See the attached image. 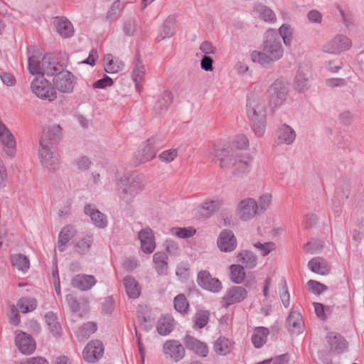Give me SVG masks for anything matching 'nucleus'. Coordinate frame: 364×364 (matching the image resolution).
Returning a JSON list of instances; mask_svg holds the SVG:
<instances>
[{
    "label": "nucleus",
    "mask_w": 364,
    "mask_h": 364,
    "mask_svg": "<svg viewBox=\"0 0 364 364\" xmlns=\"http://www.w3.org/2000/svg\"><path fill=\"white\" fill-rule=\"evenodd\" d=\"M284 50L277 31L269 29L266 33V40L263 43L262 51L254 50L251 59L254 63L265 66L281 59Z\"/></svg>",
    "instance_id": "obj_1"
},
{
    "label": "nucleus",
    "mask_w": 364,
    "mask_h": 364,
    "mask_svg": "<svg viewBox=\"0 0 364 364\" xmlns=\"http://www.w3.org/2000/svg\"><path fill=\"white\" fill-rule=\"evenodd\" d=\"M247 116L250 122L255 134L262 137L265 132L267 122V107L265 101L255 95L247 97Z\"/></svg>",
    "instance_id": "obj_2"
},
{
    "label": "nucleus",
    "mask_w": 364,
    "mask_h": 364,
    "mask_svg": "<svg viewBox=\"0 0 364 364\" xmlns=\"http://www.w3.org/2000/svg\"><path fill=\"white\" fill-rule=\"evenodd\" d=\"M42 55L41 52L34 50L28 56V69L31 75H55L62 70L64 65L59 63L53 54Z\"/></svg>",
    "instance_id": "obj_3"
},
{
    "label": "nucleus",
    "mask_w": 364,
    "mask_h": 364,
    "mask_svg": "<svg viewBox=\"0 0 364 364\" xmlns=\"http://www.w3.org/2000/svg\"><path fill=\"white\" fill-rule=\"evenodd\" d=\"M144 176L138 174L123 176L117 182L119 198L127 205L134 201L135 197L144 190Z\"/></svg>",
    "instance_id": "obj_4"
},
{
    "label": "nucleus",
    "mask_w": 364,
    "mask_h": 364,
    "mask_svg": "<svg viewBox=\"0 0 364 364\" xmlns=\"http://www.w3.org/2000/svg\"><path fill=\"white\" fill-rule=\"evenodd\" d=\"M210 154L214 156L219 161L221 168H230L234 166L238 155L233 154L230 146L225 142H217L213 144V150Z\"/></svg>",
    "instance_id": "obj_5"
},
{
    "label": "nucleus",
    "mask_w": 364,
    "mask_h": 364,
    "mask_svg": "<svg viewBox=\"0 0 364 364\" xmlns=\"http://www.w3.org/2000/svg\"><path fill=\"white\" fill-rule=\"evenodd\" d=\"M31 84V91L40 99L53 101L56 98V92L52 84L43 75H38Z\"/></svg>",
    "instance_id": "obj_6"
},
{
    "label": "nucleus",
    "mask_w": 364,
    "mask_h": 364,
    "mask_svg": "<svg viewBox=\"0 0 364 364\" xmlns=\"http://www.w3.org/2000/svg\"><path fill=\"white\" fill-rule=\"evenodd\" d=\"M70 240H71L73 252L82 255L90 251L94 239L92 234H77V231L70 227Z\"/></svg>",
    "instance_id": "obj_7"
},
{
    "label": "nucleus",
    "mask_w": 364,
    "mask_h": 364,
    "mask_svg": "<svg viewBox=\"0 0 364 364\" xmlns=\"http://www.w3.org/2000/svg\"><path fill=\"white\" fill-rule=\"evenodd\" d=\"M268 92L270 106L278 108L285 102L289 94V88L284 82L277 80L269 87Z\"/></svg>",
    "instance_id": "obj_8"
},
{
    "label": "nucleus",
    "mask_w": 364,
    "mask_h": 364,
    "mask_svg": "<svg viewBox=\"0 0 364 364\" xmlns=\"http://www.w3.org/2000/svg\"><path fill=\"white\" fill-rule=\"evenodd\" d=\"M236 213L242 221H249L253 219L258 213L257 200L252 198H246L237 205Z\"/></svg>",
    "instance_id": "obj_9"
},
{
    "label": "nucleus",
    "mask_w": 364,
    "mask_h": 364,
    "mask_svg": "<svg viewBox=\"0 0 364 364\" xmlns=\"http://www.w3.org/2000/svg\"><path fill=\"white\" fill-rule=\"evenodd\" d=\"M159 147L154 138L144 142L135 155L136 164H144L155 158Z\"/></svg>",
    "instance_id": "obj_10"
},
{
    "label": "nucleus",
    "mask_w": 364,
    "mask_h": 364,
    "mask_svg": "<svg viewBox=\"0 0 364 364\" xmlns=\"http://www.w3.org/2000/svg\"><path fill=\"white\" fill-rule=\"evenodd\" d=\"M351 46L352 42L348 37L338 34L323 46V50L328 53L339 54L350 49Z\"/></svg>",
    "instance_id": "obj_11"
},
{
    "label": "nucleus",
    "mask_w": 364,
    "mask_h": 364,
    "mask_svg": "<svg viewBox=\"0 0 364 364\" xmlns=\"http://www.w3.org/2000/svg\"><path fill=\"white\" fill-rule=\"evenodd\" d=\"M52 146L39 142L38 156L42 166L50 171H55L58 167V160L52 150Z\"/></svg>",
    "instance_id": "obj_12"
},
{
    "label": "nucleus",
    "mask_w": 364,
    "mask_h": 364,
    "mask_svg": "<svg viewBox=\"0 0 364 364\" xmlns=\"http://www.w3.org/2000/svg\"><path fill=\"white\" fill-rule=\"evenodd\" d=\"M162 351L167 358L175 362L182 360L186 355V350L182 343L174 339L167 340L163 345Z\"/></svg>",
    "instance_id": "obj_13"
},
{
    "label": "nucleus",
    "mask_w": 364,
    "mask_h": 364,
    "mask_svg": "<svg viewBox=\"0 0 364 364\" xmlns=\"http://www.w3.org/2000/svg\"><path fill=\"white\" fill-rule=\"evenodd\" d=\"M310 73L308 65H299L294 80V87L296 92L304 93L310 88Z\"/></svg>",
    "instance_id": "obj_14"
},
{
    "label": "nucleus",
    "mask_w": 364,
    "mask_h": 364,
    "mask_svg": "<svg viewBox=\"0 0 364 364\" xmlns=\"http://www.w3.org/2000/svg\"><path fill=\"white\" fill-rule=\"evenodd\" d=\"M197 282L203 289L213 293H218L222 289V284L217 278L211 277L210 272L206 270H201L197 276Z\"/></svg>",
    "instance_id": "obj_15"
},
{
    "label": "nucleus",
    "mask_w": 364,
    "mask_h": 364,
    "mask_svg": "<svg viewBox=\"0 0 364 364\" xmlns=\"http://www.w3.org/2000/svg\"><path fill=\"white\" fill-rule=\"evenodd\" d=\"M62 139V127L59 124H54L43 128L39 142H42V144H47L53 146L58 144Z\"/></svg>",
    "instance_id": "obj_16"
},
{
    "label": "nucleus",
    "mask_w": 364,
    "mask_h": 364,
    "mask_svg": "<svg viewBox=\"0 0 364 364\" xmlns=\"http://www.w3.org/2000/svg\"><path fill=\"white\" fill-rule=\"evenodd\" d=\"M253 157L249 154L238 155L234 166L232 174L237 177H243L248 174L252 166Z\"/></svg>",
    "instance_id": "obj_17"
},
{
    "label": "nucleus",
    "mask_w": 364,
    "mask_h": 364,
    "mask_svg": "<svg viewBox=\"0 0 364 364\" xmlns=\"http://www.w3.org/2000/svg\"><path fill=\"white\" fill-rule=\"evenodd\" d=\"M104 353V346L99 340L91 341L83 350L84 359L88 363H95L98 360Z\"/></svg>",
    "instance_id": "obj_18"
},
{
    "label": "nucleus",
    "mask_w": 364,
    "mask_h": 364,
    "mask_svg": "<svg viewBox=\"0 0 364 364\" xmlns=\"http://www.w3.org/2000/svg\"><path fill=\"white\" fill-rule=\"evenodd\" d=\"M15 343L20 352L26 355L31 354L36 347L34 339L21 331H16Z\"/></svg>",
    "instance_id": "obj_19"
},
{
    "label": "nucleus",
    "mask_w": 364,
    "mask_h": 364,
    "mask_svg": "<svg viewBox=\"0 0 364 364\" xmlns=\"http://www.w3.org/2000/svg\"><path fill=\"white\" fill-rule=\"evenodd\" d=\"M183 341L188 350L193 351L200 357H207L209 348L205 343L188 334L185 336Z\"/></svg>",
    "instance_id": "obj_20"
},
{
    "label": "nucleus",
    "mask_w": 364,
    "mask_h": 364,
    "mask_svg": "<svg viewBox=\"0 0 364 364\" xmlns=\"http://www.w3.org/2000/svg\"><path fill=\"white\" fill-rule=\"evenodd\" d=\"M218 247L222 252H232L237 247V240L230 230H223L218 239Z\"/></svg>",
    "instance_id": "obj_21"
},
{
    "label": "nucleus",
    "mask_w": 364,
    "mask_h": 364,
    "mask_svg": "<svg viewBox=\"0 0 364 364\" xmlns=\"http://www.w3.org/2000/svg\"><path fill=\"white\" fill-rule=\"evenodd\" d=\"M84 213L89 216L92 223L98 228H105L107 226L108 221L107 216L96 208L94 204H87L84 207Z\"/></svg>",
    "instance_id": "obj_22"
},
{
    "label": "nucleus",
    "mask_w": 364,
    "mask_h": 364,
    "mask_svg": "<svg viewBox=\"0 0 364 364\" xmlns=\"http://www.w3.org/2000/svg\"><path fill=\"white\" fill-rule=\"evenodd\" d=\"M141 250L146 254L152 253L156 248L155 238L151 229H142L138 234Z\"/></svg>",
    "instance_id": "obj_23"
},
{
    "label": "nucleus",
    "mask_w": 364,
    "mask_h": 364,
    "mask_svg": "<svg viewBox=\"0 0 364 364\" xmlns=\"http://www.w3.org/2000/svg\"><path fill=\"white\" fill-rule=\"evenodd\" d=\"M97 282L93 275L79 274L73 277L71 284L80 291H88L97 284Z\"/></svg>",
    "instance_id": "obj_24"
},
{
    "label": "nucleus",
    "mask_w": 364,
    "mask_h": 364,
    "mask_svg": "<svg viewBox=\"0 0 364 364\" xmlns=\"http://www.w3.org/2000/svg\"><path fill=\"white\" fill-rule=\"evenodd\" d=\"M173 101V95L170 91H164L154 105L153 112L155 116H161L166 113Z\"/></svg>",
    "instance_id": "obj_25"
},
{
    "label": "nucleus",
    "mask_w": 364,
    "mask_h": 364,
    "mask_svg": "<svg viewBox=\"0 0 364 364\" xmlns=\"http://www.w3.org/2000/svg\"><path fill=\"white\" fill-rule=\"evenodd\" d=\"M287 323L289 331L293 334L299 335L304 331V323L299 311H291L287 317Z\"/></svg>",
    "instance_id": "obj_26"
},
{
    "label": "nucleus",
    "mask_w": 364,
    "mask_h": 364,
    "mask_svg": "<svg viewBox=\"0 0 364 364\" xmlns=\"http://www.w3.org/2000/svg\"><path fill=\"white\" fill-rule=\"evenodd\" d=\"M327 343L330 347V351L341 353L348 347V343L341 335L336 333H329L326 336Z\"/></svg>",
    "instance_id": "obj_27"
},
{
    "label": "nucleus",
    "mask_w": 364,
    "mask_h": 364,
    "mask_svg": "<svg viewBox=\"0 0 364 364\" xmlns=\"http://www.w3.org/2000/svg\"><path fill=\"white\" fill-rule=\"evenodd\" d=\"M247 296V291L244 287L235 286L232 287L227 291L223 299L226 306H230L242 301Z\"/></svg>",
    "instance_id": "obj_28"
},
{
    "label": "nucleus",
    "mask_w": 364,
    "mask_h": 364,
    "mask_svg": "<svg viewBox=\"0 0 364 364\" xmlns=\"http://www.w3.org/2000/svg\"><path fill=\"white\" fill-rule=\"evenodd\" d=\"M308 267L311 272L321 275H327L331 271V265L325 259L320 257H314L309 260Z\"/></svg>",
    "instance_id": "obj_29"
},
{
    "label": "nucleus",
    "mask_w": 364,
    "mask_h": 364,
    "mask_svg": "<svg viewBox=\"0 0 364 364\" xmlns=\"http://www.w3.org/2000/svg\"><path fill=\"white\" fill-rule=\"evenodd\" d=\"M277 135L279 143L287 145L293 144L296 139L295 131L287 124L278 127Z\"/></svg>",
    "instance_id": "obj_30"
},
{
    "label": "nucleus",
    "mask_w": 364,
    "mask_h": 364,
    "mask_svg": "<svg viewBox=\"0 0 364 364\" xmlns=\"http://www.w3.org/2000/svg\"><path fill=\"white\" fill-rule=\"evenodd\" d=\"M145 73V67L141 62L139 54L137 53L135 56L133 65L132 79L135 84L136 90H139L140 82L144 80Z\"/></svg>",
    "instance_id": "obj_31"
},
{
    "label": "nucleus",
    "mask_w": 364,
    "mask_h": 364,
    "mask_svg": "<svg viewBox=\"0 0 364 364\" xmlns=\"http://www.w3.org/2000/svg\"><path fill=\"white\" fill-rule=\"evenodd\" d=\"M253 14L259 19L267 23H274L277 20L275 13L263 4H257L253 8Z\"/></svg>",
    "instance_id": "obj_32"
},
{
    "label": "nucleus",
    "mask_w": 364,
    "mask_h": 364,
    "mask_svg": "<svg viewBox=\"0 0 364 364\" xmlns=\"http://www.w3.org/2000/svg\"><path fill=\"white\" fill-rule=\"evenodd\" d=\"M123 285L129 298L136 299L140 296L141 287L134 277L126 276L123 279Z\"/></svg>",
    "instance_id": "obj_33"
},
{
    "label": "nucleus",
    "mask_w": 364,
    "mask_h": 364,
    "mask_svg": "<svg viewBox=\"0 0 364 364\" xmlns=\"http://www.w3.org/2000/svg\"><path fill=\"white\" fill-rule=\"evenodd\" d=\"M104 69L106 73L110 74L117 73L122 70L124 66V63L115 58L112 54L108 53L104 56Z\"/></svg>",
    "instance_id": "obj_34"
},
{
    "label": "nucleus",
    "mask_w": 364,
    "mask_h": 364,
    "mask_svg": "<svg viewBox=\"0 0 364 364\" xmlns=\"http://www.w3.org/2000/svg\"><path fill=\"white\" fill-rule=\"evenodd\" d=\"M168 256L164 252H157L153 255L154 267L159 275L168 274Z\"/></svg>",
    "instance_id": "obj_35"
},
{
    "label": "nucleus",
    "mask_w": 364,
    "mask_h": 364,
    "mask_svg": "<svg viewBox=\"0 0 364 364\" xmlns=\"http://www.w3.org/2000/svg\"><path fill=\"white\" fill-rule=\"evenodd\" d=\"M234 347V342L225 338L220 336L213 343V349L219 355H226L229 354Z\"/></svg>",
    "instance_id": "obj_36"
},
{
    "label": "nucleus",
    "mask_w": 364,
    "mask_h": 364,
    "mask_svg": "<svg viewBox=\"0 0 364 364\" xmlns=\"http://www.w3.org/2000/svg\"><path fill=\"white\" fill-rule=\"evenodd\" d=\"M55 87L61 92H67L68 90V70L64 66L62 70L58 72L53 80Z\"/></svg>",
    "instance_id": "obj_37"
},
{
    "label": "nucleus",
    "mask_w": 364,
    "mask_h": 364,
    "mask_svg": "<svg viewBox=\"0 0 364 364\" xmlns=\"http://www.w3.org/2000/svg\"><path fill=\"white\" fill-rule=\"evenodd\" d=\"M269 331L267 328L259 326L255 328L252 335V343L256 348L264 346L267 341Z\"/></svg>",
    "instance_id": "obj_38"
},
{
    "label": "nucleus",
    "mask_w": 364,
    "mask_h": 364,
    "mask_svg": "<svg viewBox=\"0 0 364 364\" xmlns=\"http://www.w3.org/2000/svg\"><path fill=\"white\" fill-rule=\"evenodd\" d=\"M176 30V21L174 16H168L164 21L161 30V39L169 38L172 37Z\"/></svg>",
    "instance_id": "obj_39"
},
{
    "label": "nucleus",
    "mask_w": 364,
    "mask_h": 364,
    "mask_svg": "<svg viewBox=\"0 0 364 364\" xmlns=\"http://www.w3.org/2000/svg\"><path fill=\"white\" fill-rule=\"evenodd\" d=\"M237 262L242 264V265L248 269H253L256 267L257 259L255 255L248 250H242L237 254Z\"/></svg>",
    "instance_id": "obj_40"
},
{
    "label": "nucleus",
    "mask_w": 364,
    "mask_h": 364,
    "mask_svg": "<svg viewBox=\"0 0 364 364\" xmlns=\"http://www.w3.org/2000/svg\"><path fill=\"white\" fill-rule=\"evenodd\" d=\"M10 260L13 267L23 272H26L30 267L29 259L23 254H14L11 255Z\"/></svg>",
    "instance_id": "obj_41"
},
{
    "label": "nucleus",
    "mask_w": 364,
    "mask_h": 364,
    "mask_svg": "<svg viewBox=\"0 0 364 364\" xmlns=\"http://www.w3.org/2000/svg\"><path fill=\"white\" fill-rule=\"evenodd\" d=\"M45 320L52 334L55 337L61 336L62 328L56 315L53 312L49 311L45 315Z\"/></svg>",
    "instance_id": "obj_42"
},
{
    "label": "nucleus",
    "mask_w": 364,
    "mask_h": 364,
    "mask_svg": "<svg viewBox=\"0 0 364 364\" xmlns=\"http://www.w3.org/2000/svg\"><path fill=\"white\" fill-rule=\"evenodd\" d=\"M173 319L170 317H161L157 322L156 330L160 335L166 336L169 334L173 330Z\"/></svg>",
    "instance_id": "obj_43"
},
{
    "label": "nucleus",
    "mask_w": 364,
    "mask_h": 364,
    "mask_svg": "<svg viewBox=\"0 0 364 364\" xmlns=\"http://www.w3.org/2000/svg\"><path fill=\"white\" fill-rule=\"evenodd\" d=\"M53 25L55 31L63 38L68 37V21L65 16L53 18Z\"/></svg>",
    "instance_id": "obj_44"
},
{
    "label": "nucleus",
    "mask_w": 364,
    "mask_h": 364,
    "mask_svg": "<svg viewBox=\"0 0 364 364\" xmlns=\"http://www.w3.org/2000/svg\"><path fill=\"white\" fill-rule=\"evenodd\" d=\"M223 204V201L222 199L206 200L200 205V208L206 211V213L204 214V217L209 218L214 212L219 210Z\"/></svg>",
    "instance_id": "obj_45"
},
{
    "label": "nucleus",
    "mask_w": 364,
    "mask_h": 364,
    "mask_svg": "<svg viewBox=\"0 0 364 364\" xmlns=\"http://www.w3.org/2000/svg\"><path fill=\"white\" fill-rule=\"evenodd\" d=\"M97 329V324L94 322H87L80 327L77 336L79 340L87 339Z\"/></svg>",
    "instance_id": "obj_46"
},
{
    "label": "nucleus",
    "mask_w": 364,
    "mask_h": 364,
    "mask_svg": "<svg viewBox=\"0 0 364 364\" xmlns=\"http://www.w3.org/2000/svg\"><path fill=\"white\" fill-rule=\"evenodd\" d=\"M230 269V279L235 284H241L245 277L244 267L240 264H232Z\"/></svg>",
    "instance_id": "obj_47"
},
{
    "label": "nucleus",
    "mask_w": 364,
    "mask_h": 364,
    "mask_svg": "<svg viewBox=\"0 0 364 364\" xmlns=\"http://www.w3.org/2000/svg\"><path fill=\"white\" fill-rule=\"evenodd\" d=\"M324 247V242L320 240L311 239L304 245V250L306 253L317 254L320 252Z\"/></svg>",
    "instance_id": "obj_48"
},
{
    "label": "nucleus",
    "mask_w": 364,
    "mask_h": 364,
    "mask_svg": "<svg viewBox=\"0 0 364 364\" xmlns=\"http://www.w3.org/2000/svg\"><path fill=\"white\" fill-rule=\"evenodd\" d=\"M210 313L208 311H199L194 317V328H202L205 327L209 321Z\"/></svg>",
    "instance_id": "obj_49"
},
{
    "label": "nucleus",
    "mask_w": 364,
    "mask_h": 364,
    "mask_svg": "<svg viewBox=\"0 0 364 364\" xmlns=\"http://www.w3.org/2000/svg\"><path fill=\"white\" fill-rule=\"evenodd\" d=\"M173 304L175 309L181 314H186L189 307L188 300L183 294H178L174 298Z\"/></svg>",
    "instance_id": "obj_50"
},
{
    "label": "nucleus",
    "mask_w": 364,
    "mask_h": 364,
    "mask_svg": "<svg viewBox=\"0 0 364 364\" xmlns=\"http://www.w3.org/2000/svg\"><path fill=\"white\" fill-rule=\"evenodd\" d=\"M272 196L271 193H265L260 196L257 201L258 207V213H263L272 204Z\"/></svg>",
    "instance_id": "obj_51"
},
{
    "label": "nucleus",
    "mask_w": 364,
    "mask_h": 364,
    "mask_svg": "<svg viewBox=\"0 0 364 364\" xmlns=\"http://www.w3.org/2000/svg\"><path fill=\"white\" fill-rule=\"evenodd\" d=\"M17 307L23 314L33 311L36 308L34 300L28 298H21L17 302Z\"/></svg>",
    "instance_id": "obj_52"
},
{
    "label": "nucleus",
    "mask_w": 364,
    "mask_h": 364,
    "mask_svg": "<svg viewBox=\"0 0 364 364\" xmlns=\"http://www.w3.org/2000/svg\"><path fill=\"white\" fill-rule=\"evenodd\" d=\"M279 33H277L279 38L283 39V42L285 46H291L292 41V31L289 26L283 24L279 28Z\"/></svg>",
    "instance_id": "obj_53"
},
{
    "label": "nucleus",
    "mask_w": 364,
    "mask_h": 364,
    "mask_svg": "<svg viewBox=\"0 0 364 364\" xmlns=\"http://www.w3.org/2000/svg\"><path fill=\"white\" fill-rule=\"evenodd\" d=\"M126 3H122L120 0L115 1L107 14V18L113 21L115 20L119 15L121 11L123 9Z\"/></svg>",
    "instance_id": "obj_54"
},
{
    "label": "nucleus",
    "mask_w": 364,
    "mask_h": 364,
    "mask_svg": "<svg viewBox=\"0 0 364 364\" xmlns=\"http://www.w3.org/2000/svg\"><path fill=\"white\" fill-rule=\"evenodd\" d=\"M306 287L309 291L315 295H320L328 289L326 285L312 279L307 282Z\"/></svg>",
    "instance_id": "obj_55"
},
{
    "label": "nucleus",
    "mask_w": 364,
    "mask_h": 364,
    "mask_svg": "<svg viewBox=\"0 0 364 364\" xmlns=\"http://www.w3.org/2000/svg\"><path fill=\"white\" fill-rule=\"evenodd\" d=\"M68 243V228L64 227L60 232L58 240V250L59 252H63L66 250Z\"/></svg>",
    "instance_id": "obj_56"
},
{
    "label": "nucleus",
    "mask_w": 364,
    "mask_h": 364,
    "mask_svg": "<svg viewBox=\"0 0 364 364\" xmlns=\"http://www.w3.org/2000/svg\"><path fill=\"white\" fill-rule=\"evenodd\" d=\"M254 247L262 256H266L275 250L276 245L273 242H267L264 243L258 242L254 244Z\"/></svg>",
    "instance_id": "obj_57"
},
{
    "label": "nucleus",
    "mask_w": 364,
    "mask_h": 364,
    "mask_svg": "<svg viewBox=\"0 0 364 364\" xmlns=\"http://www.w3.org/2000/svg\"><path fill=\"white\" fill-rule=\"evenodd\" d=\"M91 164L92 161L87 156H82L73 162V166L79 171H86L90 168Z\"/></svg>",
    "instance_id": "obj_58"
},
{
    "label": "nucleus",
    "mask_w": 364,
    "mask_h": 364,
    "mask_svg": "<svg viewBox=\"0 0 364 364\" xmlns=\"http://www.w3.org/2000/svg\"><path fill=\"white\" fill-rule=\"evenodd\" d=\"M172 232L179 238H187L194 235L196 230L191 227L176 228L172 229Z\"/></svg>",
    "instance_id": "obj_59"
},
{
    "label": "nucleus",
    "mask_w": 364,
    "mask_h": 364,
    "mask_svg": "<svg viewBox=\"0 0 364 364\" xmlns=\"http://www.w3.org/2000/svg\"><path fill=\"white\" fill-rule=\"evenodd\" d=\"M178 156L177 149H171L162 151L159 155V159L164 163H170L173 161Z\"/></svg>",
    "instance_id": "obj_60"
},
{
    "label": "nucleus",
    "mask_w": 364,
    "mask_h": 364,
    "mask_svg": "<svg viewBox=\"0 0 364 364\" xmlns=\"http://www.w3.org/2000/svg\"><path fill=\"white\" fill-rule=\"evenodd\" d=\"M113 80L107 76L105 75L102 78L97 80L92 85L94 89H106L113 85Z\"/></svg>",
    "instance_id": "obj_61"
},
{
    "label": "nucleus",
    "mask_w": 364,
    "mask_h": 364,
    "mask_svg": "<svg viewBox=\"0 0 364 364\" xmlns=\"http://www.w3.org/2000/svg\"><path fill=\"white\" fill-rule=\"evenodd\" d=\"M234 144L238 149L245 150L249 147V139L247 136L245 134H238L235 136L234 141Z\"/></svg>",
    "instance_id": "obj_62"
},
{
    "label": "nucleus",
    "mask_w": 364,
    "mask_h": 364,
    "mask_svg": "<svg viewBox=\"0 0 364 364\" xmlns=\"http://www.w3.org/2000/svg\"><path fill=\"white\" fill-rule=\"evenodd\" d=\"M137 30V24L134 19H129L124 23L123 31L126 36H133Z\"/></svg>",
    "instance_id": "obj_63"
},
{
    "label": "nucleus",
    "mask_w": 364,
    "mask_h": 364,
    "mask_svg": "<svg viewBox=\"0 0 364 364\" xmlns=\"http://www.w3.org/2000/svg\"><path fill=\"white\" fill-rule=\"evenodd\" d=\"M21 364H48V361L43 357L36 356L23 359Z\"/></svg>",
    "instance_id": "obj_64"
}]
</instances>
